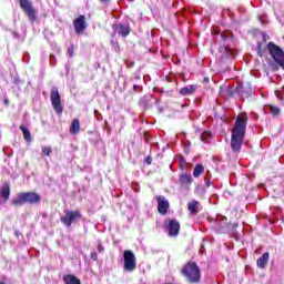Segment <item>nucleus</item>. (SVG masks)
<instances>
[{"mask_svg":"<svg viewBox=\"0 0 284 284\" xmlns=\"http://www.w3.org/2000/svg\"><path fill=\"white\" fill-rule=\"evenodd\" d=\"M247 114L243 113L235 120V125L231 135V150L239 154L243 148V140L245 139V130L247 128Z\"/></svg>","mask_w":284,"mask_h":284,"instance_id":"1","label":"nucleus"},{"mask_svg":"<svg viewBox=\"0 0 284 284\" xmlns=\"http://www.w3.org/2000/svg\"><path fill=\"white\" fill-rule=\"evenodd\" d=\"M24 203L37 205V203H41V195L34 192H26L18 194V196L12 200V205L16 207H18V205H24Z\"/></svg>","mask_w":284,"mask_h":284,"instance_id":"2","label":"nucleus"},{"mask_svg":"<svg viewBox=\"0 0 284 284\" xmlns=\"http://www.w3.org/2000/svg\"><path fill=\"white\" fill-rule=\"evenodd\" d=\"M182 274L189 283H199L201 281V270L196 263L186 264L182 270Z\"/></svg>","mask_w":284,"mask_h":284,"instance_id":"3","label":"nucleus"},{"mask_svg":"<svg viewBox=\"0 0 284 284\" xmlns=\"http://www.w3.org/2000/svg\"><path fill=\"white\" fill-rule=\"evenodd\" d=\"M51 105L57 114L63 113V105L61 104V94H59V88L52 87L51 88Z\"/></svg>","mask_w":284,"mask_h":284,"instance_id":"4","label":"nucleus"},{"mask_svg":"<svg viewBox=\"0 0 284 284\" xmlns=\"http://www.w3.org/2000/svg\"><path fill=\"white\" fill-rule=\"evenodd\" d=\"M79 220H81V212L79 211H64V215L60 219L65 227H71L72 223H77Z\"/></svg>","mask_w":284,"mask_h":284,"instance_id":"5","label":"nucleus"},{"mask_svg":"<svg viewBox=\"0 0 284 284\" xmlns=\"http://www.w3.org/2000/svg\"><path fill=\"white\" fill-rule=\"evenodd\" d=\"M124 271L125 272H134L136 270V255L132 251H124Z\"/></svg>","mask_w":284,"mask_h":284,"instance_id":"6","label":"nucleus"},{"mask_svg":"<svg viewBox=\"0 0 284 284\" xmlns=\"http://www.w3.org/2000/svg\"><path fill=\"white\" fill-rule=\"evenodd\" d=\"M20 8L27 14L31 23H34V21H37V10H34V7L32 6V2H30V0H20Z\"/></svg>","mask_w":284,"mask_h":284,"instance_id":"7","label":"nucleus"},{"mask_svg":"<svg viewBox=\"0 0 284 284\" xmlns=\"http://www.w3.org/2000/svg\"><path fill=\"white\" fill-rule=\"evenodd\" d=\"M164 227H165L169 236H179V232L181 230V224L176 220H165Z\"/></svg>","mask_w":284,"mask_h":284,"instance_id":"8","label":"nucleus"},{"mask_svg":"<svg viewBox=\"0 0 284 284\" xmlns=\"http://www.w3.org/2000/svg\"><path fill=\"white\" fill-rule=\"evenodd\" d=\"M155 199L158 201V212L160 214H168V210H170V202L168 199L163 195H158Z\"/></svg>","mask_w":284,"mask_h":284,"instance_id":"9","label":"nucleus"},{"mask_svg":"<svg viewBox=\"0 0 284 284\" xmlns=\"http://www.w3.org/2000/svg\"><path fill=\"white\" fill-rule=\"evenodd\" d=\"M75 34H81L85 31L88 26L85 24V16H80L73 21Z\"/></svg>","mask_w":284,"mask_h":284,"instance_id":"10","label":"nucleus"},{"mask_svg":"<svg viewBox=\"0 0 284 284\" xmlns=\"http://www.w3.org/2000/svg\"><path fill=\"white\" fill-rule=\"evenodd\" d=\"M216 57L220 59V61H225V59H234V50L227 47H221L216 53Z\"/></svg>","mask_w":284,"mask_h":284,"instance_id":"11","label":"nucleus"},{"mask_svg":"<svg viewBox=\"0 0 284 284\" xmlns=\"http://www.w3.org/2000/svg\"><path fill=\"white\" fill-rule=\"evenodd\" d=\"M114 32L120 37H128L130 34V24H118L113 26Z\"/></svg>","mask_w":284,"mask_h":284,"instance_id":"12","label":"nucleus"},{"mask_svg":"<svg viewBox=\"0 0 284 284\" xmlns=\"http://www.w3.org/2000/svg\"><path fill=\"white\" fill-rule=\"evenodd\" d=\"M0 197H2L3 203L10 199V184L4 183L0 186Z\"/></svg>","mask_w":284,"mask_h":284,"instance_id":"13","label":"nucleus"},{"mask_svg":"<svg viewBox=\"0 0 284 284\" xmlns=\"http://www.w3.org/2000/svg\"><path fill=\"white\" fill-rule=\"evenodd\" d=\"M270 261V253H264L261 257L257 258L256 265L260 270H265Z\"/></svg>","mask_w":284,"mask_h":284,"instance_id":"14","label":"nucleus"},{"mask_svg":"<svg viewBox=\"0 0 284 284\" xmlns=\"http://www.w3.org/2000/svg\"><path fill=\"white\" fill-rule=\"evenodd\" d=\"M201 207V203L196 200L191 201L187 204V210L191 214H199V209Z\"/></svg>","mask_w":284,"mask_h":284,"instance_id":"15","label":"nucleus"},{"mask_svg":"<svg viewBox=\"0 0 284 284\" xmlns=\"http://www.w3.org/2000/svg\"><path fill=\"white\" fill-rule=\"evenodd\" d=\"M81 130V122H79V119H74L72 122H71V125H70V134H79V131Z\"/></svg>","mask_w":284,"mask_h":284,"instance_id":"16","label":"nucleus"},{"mask_svg":"<svg viewBox=\"0 0 284 284\" xmlns=\"http://www.w3.org/2000/svg\"><path fill=\"white\" fill-rule=\"evenodd\" d=\"M180 183L187 190L190 187V185H192V175H187V174L181 175Z\"/></svg>","mask_w":284,"mask_h":284,"instance_id":"17","label":"nucleus"},{"mask_svg":"<svg viewBox=\"0 0 284 284\" xmlns=\"http://www.w3.org/2000/svg\"><path fill=\"white\" fill-rule=\"evenodd\" d=\"M195 90L196 88L194 85H186L180 90V94H182V97H190V94H194Z\"/></svg>","mask_w":284,"mask_h":284,"instance_id":"18","label":"nucleus"},{"mask_svg":"<svg viewBox=\"0 0 284 284\" xmlns=\"http://www.w3.org/2000/svg\"><path fill=\"white\" fill-rule=\"evenodd\" d=\"M63 282L65 284H81V280L77 278V276L69 274L63 276Z\"/></svg>","mask_w":284,"mask_h":284,"instance_id":"19","label":"nucleus"},{"mask_svg":"<svg viewBox=\"0 0 284 284\" xmlns=\"http://www.w3.org/2000/svg\"><path fill=\"white\" fill-rule=\"evenodd\" d=\"M151 101H152V95H145L140 99V105L141 108H144V110H148V108H151Z\"/></svg>","mask_w":284,"mask_h":284,"instance_id":"20","label":"nucleus"},{"mask_svg":"<svg viewBox=\"0 0 284 284\" xmlns=\"http://www.w3.org/2000/svg\"><path fill=\"white\" fill-rule=\"evenodd\" d=\"M203 172H205V168H203V164H196L193 170V176L195 179H199V176H201V174H203Z\"/></svg>","mask_w":284,"mask_h":284,"instance_id":"21","label":"nucleus"},{"mask_svg":"<svg viewBox=\"0 0 284 284\" xmlns=\"http://www.w3.org/2000/svg\"><path fill=\"white\" fill-rule=\"evenodd\" d=\"M21 132L23 133V139L27 140L28 142L32 141V135L30 133V130L26 128L24 125L20 126Z\"/></svg>","mask_w":284,"mask_h":284,"instance_id":"22","label":"nucleus"},{"mask_svg":"<svg viewBox=\"0 0 284 284\" xmlns=\"http://www.w3.org/2000/svg\"><path fill=\"white\" fill-rule=\"evenodd\" d=\"M254 93V91L252 90V87L248 88H243V90L241 91V97L242 99H250V97Z\"/></svg>","mask_w":284,"mask_h":284,"instance_id":"23","label":"nucleus"},{"mask_svg":"<svg viewBox=\"0 0 284 284\" xmlns=\"http://www.w3.org/2000/svg\"><path fill=\"white\" fill-rule=\"evenodd\" d=\"M210 139H212V132L210 131H204L202 134H201V141L203 143H207V141H210Z\"/></svg>","mask_w":284,"mask_h":284,"instance_id":"24","label":"nucleus"},{"mask_svg":"<svg viewBox=\"0 0 284 284\" xmlns=\"http://www.w3.org/2000/svg\"><path fill=\"white\" fill-rule=\"evenodd\" d=\"M195 194H197V196H203L205 194V186L197 185L195 189Z\"/></svg>","mask_w":284,"mask_h":284,"instance_id":"25","label":"nucleus"},{"mask_svg":"<svg viewBox=\"0 0 284 284\" xmlns=\"http://www.w3.org/2000/svg\"><path fill=\"white\" fill-rule=\"evenodd\" d=\"M51 152H52V146H42V153H44L45 156H50Z\"/></svg>","mask_w":284,"mask_h":284,"instance_id":"26","label":"nucleus"},{"mask_svg":"<svg viewBox=\"0 0 284 284\" xmlns=\"http://www.w3.org/2000/svg\"><path fill=\"white\" fill-rule=\"evenodd\" d=\"M98 252L100 254H103L105 252V247H103V244H101V242L98 243Z\"/></svg>","mask_w":284,"mask_h":284,"instance_id":"27","label":"nucleus"},{"mask_svg":"<svg viewBox=\"0 0 284 284\" xmlns=\"http://www.w3.org/2000/svg\"><path fill=\"white\" fill-rule=\"evenodd\" d=\"M224 92H225V95L226 97H234V92H232V90H230V89H224Z\"/></svg>","mask_w":284,"mask_h":284,"instance_id":"28","label":"nucleus"},{"mask_svg":"<svg viewBox=\"0 0 284 284\" xmlns=\"http://www.w3.org/2000/svg\"><path fill=\"white\" fill-rule=\"evenodd\" d=\"M91 260L92 261H99V256H98L97 252L91 253Z\"/></svg>","mask_w":284,"mask_h":284,"instance_id":"29","label":"nucleus"},{"mask_svg":"<svg viewBox=\"0 0 284 284\" xmlns=\"http://www.w3.org/2000/svg\"><path fill=\"white\" fill-rule=\"evenodd\" d=\"M271 112H272L273 114H280L281 109H278V108H272V109H271Z\"/></svg>","mask_w":284,"mask_h":284,"instance_id":"30","label":"nucleus"},{"mask_svg":"<svg viewBox=\"0 0 284 284\" xmlns=\"http://www.w3.org/2000/svg\"><path fill=\"white\" fill-rule=\"evenodd\" d=\"M145 163H148V165H151L152 164V158L148 156L145 159Z\"/></svg>","mask_w":284,"mask_h":284,"instance_id":"31","label":"nucleus"},{"mask_svg":"<svg viewBox=\"0 0 284 284\" xmlns=\"http://www.w3.org/2000/svg\"><path fill=\"white\" fill-rule=\"evenodd\" d=\"M74 54V50L73 49H69V57H73Z\"/></svg>","mask_w":284,"mask_h":284,"instance_id":"32","label":"nucleus"},{"mask_svg":"<svg viewBox=\"0 0 284 284\" xmlns=\"http://www.w3.org/2000/svg\"><path fill=\"white\" fill-rule=\"evenodd\" d=\"M141 88H142V87L139 85V84H134V85H133V89H134V90H141Z\"/></svg>","mask_w":284,"mask_h":284,"instance_id":"33","label":"nucleus"},{"mask_svg":"<svg viewBox=\"0 0 284 284\" xmlns=\"http://www.w3.org/2000/svg\"><path fill=\"white\" fill-rule=\"evenodd\" d=\"M205 183H206V187H210V185H212V182H210V180L205 179Z\"/></svg>","mask_w":284,"mask_h":284,"instance_id":"34","label":"nucleus"},{"mask_svg":"<svg viewBox=\"0 0 284 284\" xmlns=\"http://www.w3.org/2000/svg\"><path fill=\"white\" fill-rule=\"evenodd\" d=\"M54 59H57L54 55H50V62L52 63V61H54Z\"/></svg>","mask_w":284,"mask_h":284,"instance_id":"35","label":"nucleus"},{"mask_svg":"<svg viewBox=\"0 0 284 284\" xmlns=\"http://www.w3.org/2000/svg\"><path fill=\"white\" fill-rule=\"evenodd\" d=\"M115 50L119 52V43L115 44Z\"/></svg>","mask_w":284,"mask_h":284,"instance_id":"36","label":"nucleus"},{"mask_svg":"<svg viewBox=\"0 0 284 284\" xmlns=\"http://www.w3.org/2000/svg\"><path fill=\"white\" fill-rule=\"evenodd\" d=\"M103 3H108L110 0H101Z\"/></svg>","mask_w":284,"mask_h":284,"instance_id":"37","label":"nucleus"},{"mask_svg":"<svg viewBox=\"0 0 284 284\" xmlns=\"http://www.w3.org/2000/svg\"><path fill=\"white\" fill-rule=\"evenodd\" d=\"M159 112H163V109L159 108Z\"/></svg>","mask_w":284,"mask_h":284,"instance_id":"38","label":"nucleus"},{"mask_svg":"<svg viewBox=\"0 0 284 284\" xmlns=\"http://www.w3.org/2000/svg\"><path fill=\"white\" fill-rule=\"evenodd\" d=\"M135 79H141V77H139V75H135Z\"/></svg>","mask_w":284,"mask_h":284,"instance_id":"39","label":"nucleus"},{"mask_svg":"<svg viewBox=\"0 0 284 284\" xmlns=\"http://www.w3.org/2000/svg\"><path fill=\"white\" fill-rule=\"evenodd\" d=\"M220 227H225V225H223V224H220Z\"/></svg>","mask_w":284,"mask_h":284,"instance_id":"40","label":"nucleus"},{"mask_svg":"<svg viewBox=\"0 0 284 284\" xmlns=\"http://www.w3.org/2000/svg\"><path fill=\"white\" fill-rule=\"evenodd\" d=\"M4 103H8V100H4Z\"/></svg>","mask_w":284,"mask_h":284,"instance_id":"41","label":"nucleus"},{"mask_svg":"<svg viewBox=\"0 0 284 284\" xmlns=\"http://www.w3.org/2000/svg\"><path fill=\"white\" fill-rule=\"evenodd\" d=\"M221 92H223V88H221Z\"/></svg>","mask_w":284,"mask_h":284,"instance_id":"42","label":"nucleus"}]
</instances>
